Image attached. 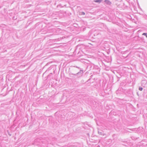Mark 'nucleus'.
Segmentation results:
<instances>
[{
    "mask_svg": "<svg viewBox=\"0 0 147 147\" xmlns=\"http://www.w3.org/2000/svg\"><path fill=\"white\" fill-rule=\"evenodd\" d=\"M105 2L107 4H110L111 3V2L105 0Z\"/></svg>",
    "mask_w": 147,
    "mask_h": 147,
    "instance_id": "nucleus-1",
    "label": "nucleus"
},
{
    "mask_svg": "<svg viewBox=\"0 0 147 147\" xmlns=\"http://www.w3.org/2000/svg\"><path fill=\"white\" fill-rule=\"evenodd\" d=\"M101 1V0H95L94 1L96 3H100Z\"/></svg>",
    "mask_w": 147,
    "mask_h": 147,
    "instance_id": "nucleus-2",
    "label": "nucleus"
},
{
    "mask_svg": "<svg viewBox=\"0 0 147 147\" xmlns=\"http://www.w3.org/2000/svg\"><path fill=\"white\" fill-rule=\"evenodd\" d=\"M142 35H145L146 36V37L147 38V34L146 33H143V34H142Z\"/></svg>",
    "mask_w": 147,
    "mask_h": 147,
    "instance_id": "nucleus-3",
    "label": "nucleus"
},
{
    "mask_svg": "<svg viewBox=\"0 0 147 147\" xmlns=\"http://www.w3.org/2000/svg\"><path fill=\"white\" fill-rule=\"evenodd\" d=\"M142 87H140L139 88V90H140V91H142Z\"/></svg>",
    "mask_w": 147,
    "mask_h": 147,
    "instance_id": "nucleus-4",
    "label": "nucleus"
},
{
    "mask_svg": "<svg viewBox=\"0 0 147 147\" xmlns=\"http://www.w3.org/2000/svg\"><path fill=\"white\" fill-rule=\"evenodd\" d=\"M83 14L84 15L85 14V13H84L83 12Z\"/></svg>",
    "mask_w": 147,
    "mask_h": 147,
    "instance_id": "nucleus-5",
    "label": "nucleus"
},
{
    "mask_svg": "<svg viewBox=\"0 0 147 147\" xmlns=\"http://www.w3.org/2000/svg\"><path fill=\"white\" fill-rule=\"evenodd\" d=\"M83 14L84 15L85 14V13H84L83 12Z\"/></svg>",
    "mask_w": 147,
    "mask_h": 147,
    "instance_id": "nucleus-6",
    "label": "nucleus"
}]
</instances>
